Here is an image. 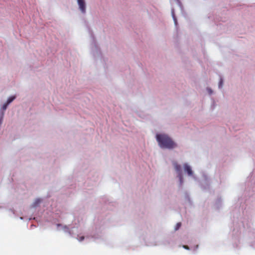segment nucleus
I'll return each instance as SVG.
<instances>
[{"mask_svg": "<svg viewBox=\"0 0 255 255\" xmlns=\"http://www.w3.org/2000/svg\"><path fill=\"white\" fill-rule=\"evenodd\" d=\"M181 226V223H177V224L176 225V226L175 227V231L178 230L180 228Z\"/></svg>", "mask_w": 255, "mask_h": 255, "instance_id": "423d86ee", "label": "nucleus"}, {"mask_svg": "<svg viewBox=\"0 0 255 255\" xmlns=\"http://www.w3.org/2000/svg\"><path fill=\"white\" fill-rule=\"evenodd\" d=\"M8 104H7V103H5L3 106H2V109L3 110H6V109L7 108V106H8Z\"/></svg>", "mask_w": 255, "mask_h": 255, "instance_id": "6e6552de", "label": "nucleus"}, {"mask_svg": "<svg viewBox=\"0 0 255 255\" xmlns=\"http://www.w3.org/2000/svg\"><path fill=\"white\" fill-rule=\"evenodd\" d=\"M15 99V96H11L10 97H9L8 99H7V101L6 102V103L8 104H9L11 102H12L14 99Z\"/></svg>", "mask_w": 255, "mask_h": 255, "instance_id": "39448f33", "label": "nucleus"}, {"mask_svg": "<svg viewBox=\"0 0 255 255\" xmlns=\"http://www.w3.org/2000/svg\"><path fill=\"white\" fill-rule=\"evenodd\" d=\"M209 92L211 94H212V90L211 89H209Z\"/></svg>", "mask_w": 255, "mask_h": 255, "instance_id": "9b49d317", "label": "nucleus"}, {"mask_svg": "<svg viewBox=\"0 0 255 255\" xmlns=\"http://www.w3.org/2000/svg\"><path fill=\"white\" fill-rule=\"evenodd\" d=\"M80 11L84 13L86 12V3L85 0H77Z\"/></svg>", "mask_w": 255, "mask_h": 255, "instance_id": "f03ea898", "label": "nucleus"}, {"mask_svg": "<svg viewBox=\"0 0 255 255\" xmlns=\"http://www.w3.org/2000/svg\"><path fill=\"white\" fill-rule=\"evenodd\" d=\"M183 247L184 249H186V250H189V248L188 247V246H186V245H184V246H183Z\"/></svg>", "mask_w": 255, "mask_h": 255, "instance_id": "1a4fd4ad", "label": "nucleus"}, {"mask_svg": "<svg viewBox=\"0 0 255 255\" xmlns=\"http://www.w3.org/2000/svg\"><path fill=\"white\" fill-rule=\"evenodd\" d=\"M84 239V237L82 236L79 239V241L81 242Z\"/></svg>", "mask_w": 255, "mask_h": 255, "instance_id": "9d476101", "label": "nucleus"}, {"mask_svg": "<svg viewBox=\"0 0 255 255\" xmlns=\"http://www.w3.org/2000/svg\"><path fill=\"white\" fill-rule=\"evenodd\" d=\"M173 165L176 171L180 173L181 169V166L176 162L173 163Z\"/></svg>", "mask_w": 255, "mask_h": 255, "instance_id": "20e7f679", "label": "nucleus"}, {"mask_svg": "<svg viewBox=\"0 0 255 255\" xmlns=\"http://www.w3.org/2000/svg\"><path fill=\"white\" fill-rule=\"evenodd\" d=\"M223 84V81L222 79H221L220 81L219 82V87L222 88Z\"/></svg>", "mask_w": 255, "mask_h": 255, "instance_id": "0eeeda50", "label": "nucleus"}, {"mask_svg": "<svg viewBox=\"0 0 255 255\" xmlns=\"http://www.w3.org/2000/svg\"><path fill=\"white\" fill-rule=\"evenodd\" d=\"M156 138L159 146L162 148L173 149L177 146L176 143L167 134H157Z\"/></svg>", "mask_w": 255, "mask_h": 255, "instance_id": "f257e3e1", "label": "nucleus"}, {"mask_svg": "<svg viewBox=\"0 0 255 255\" xmlns=\"http://www.w3.org/2000/svg\"><path fill=\"white\" fill-rule=\"evenodd\" d=\"M180 179L181 181L182 179V176L181 175H180Z\"/></svg>", "mask_w": 255, "mask_h": 255, "instance_id": "f8f14e48", "label": "nucleus"}, {"mask_svg": "<svg viewBox=\"0 0 255 255\" xmlns=\"http://www.w3.org/2000/svg\"><path fill=\"white\" fill-rule=\"evenodd\" d=\"M184 170L188 173V175L191 176L193 174L192 170L187 164L185 163L184 164Z\"/></svg>", "mask_w": 255, "mask_h": 255, "instance_id": "7ed1b4c3", "label": "nucleus"}]
</instances>
